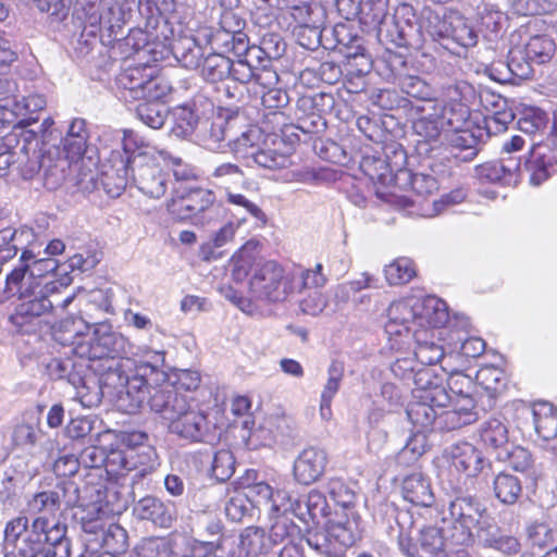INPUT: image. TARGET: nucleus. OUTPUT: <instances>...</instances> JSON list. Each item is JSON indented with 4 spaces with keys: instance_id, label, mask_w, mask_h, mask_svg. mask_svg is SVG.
I'll return each mask as SVG.
<instances>
[{
    "instance_id": "obj_1",
    "label": "nucleus",
    "mask_w": 557,
    "mask_h": 557,
    "mask_svg": "<svg viewBox=\"0 0 557 557\" xmlns=\"http://www.w3.org/2000/svg\"><path fill=\"white\" fill-rule=\"evenodd\" d=\"M92 334L78 330H66L60 341L67 345L73 355L88 361L86 368L98 375V380L72 373L74 363L70 360H53L49 368L59 379H67L76 388V395L84 406L91 407L100 403L104 388L125 387L127 379L120 363V356L125 352L127 339L112 330L108 324L92 322Z\"/></svg>"
},
{
    "instance_id": "obj_2",
    "label": "nucleus",
    "mask_w": 557,
    "mask_h": 557,
    "mask_svg": "<svg viewBox=\"0 0 557 557\" xmlns=\"http://www.w3.org/2000/svg\"><path fill=\"white\" fill-rule=\"evenodd\" d=\"M448 320L446 304L435 297H407L394 301L386 310L385 333L393 346H401L411 339L414 330L441 327Z\"/></svg>"
},
{
    "instance_id": "obj_3",
    "label": "nucleus",
    "mask_w": 557,
    "mask_h": 557,
    "mask_svg": "<svg viewBox=\"0 0 557 557\" xmlns=\"http://www.w3.org/2000/svg\"><path fill=\"white\" fill-rule=\"evenodd\" d=\"M448 102H425V107H418L421 116L413 123L416 133L429 140H435L442 132L458 133L454 139L457 146L471 149L475 143L474 137L465 129L469 109L458 98L460 96L457 86L446 88Z\"/></svg>"
},
{
    "instance_id": "obj_4",
    "label": "nucleus",
    "mask_w": 557,
    "mask_h": 557,
    "mask_svg": "<svg viewBox=\"0 0 557 557\" xmlns=\"http://www.w3.org/2000/svg\"><path fill=\"white\" fill-rule=\"evenodd\" d=\"M188 398L181 394L172 383L162 382L151 385L148 379L135 375L119 392L116 406L126 413H136L145 404L158 414L168 426L185 409Z\"/></svg>"
},
{
    "instance_id": "obj_5",
    "label": "nucleus",
    "mask_w": 557,
    "mask_h": 557,
    "mask_svg": "<svg viewBox=\"0 0 557 557\" xmlns=\"http://www.w3.org/2000/svg\"><path fill=\"white\" fill-rule=\"evenodd\" d=\"M54 288V285H35L26 282L25 269H13L7 275L4 293L8 297L17 296L21 302L11 315V321L22 325L28 318L51 312L57 306L58 293Z\"/></svg>"
},
{
    "instance_id": "obj_6",
    "label": "nucleus",
    "mask_w": 557,
    "mask_h": 557,
    "mask_svg": "<svg viewBox=\"0 0 557 557\" xmlns=\"http://www.w3.org/2000/svg\"><path fill=\"white\" fill-rule=\"evenodd\" d=\"M416 388L406 413L411 423L428 430L438 423L440 410L450 404L451 399L445 386L432 381V371L422 369L414 374Z\"/></svg>"
},
{
    "instance_id": "obj_7",
    "label": "nucleus",
    "mask_w": 557,
    "mask_h": 557,
    "mask_svg": "<svg viewBox=\"0 0 557 557\" xmlns=\"http://www.w3.org/2000/svg\"><path fill=\"white\" fill-rule=\"evenodd\" d=\"M442 522L451 525L450 540L457 545H468L473 541V531L481 536L486 528H492L491 517L483 505L472 497H456L441 511Z\"/></svg>"
},
{
    "instance_id": "obj_8",
    "label": "nucleus",
    "mask_w": 557,
    "mask_h": 557,
    "mask_svg": "<svg viewBox=\"0 0 557 557\" xmlns=\"http://www.w3.org/2000/svg\"><path fill=\"white\" fill-rule=\"evenodd\" d=\"M160 158H169V152L150 147L144 141V148L137 150L133 159L132 181L146 196L160 199L171 183Z\"/></svg>"
},
{
    "instance_id": "obj_9",
    "label": "nucleus",
    "mask_w": 557,
    "mask_h": 557,
    "mask_svg": "<svg viewBox=\"0 0 557 557\" xmlns=\"http://www.w3.org/2000/svg\"><path fill=\"white\" fill-rule=\"evenodd\" d=\"M294 276L274 260L257 263L249 278L248 293L251 299L268 302L285 300L293 292Z\"/></svg>"
},
{
    "instance_id": "obj_10",
    "label": "nucleus",
    "mask_w": 557,
    "mask_h": 557,
    "mask_svg": "<svg viewBox=\"0 0 557 557\" xmlns=\"http://www.w3.org/2000/svg\"><path fill=\"white\" fill-rule=\"evenodd\" d=\"M144 148V138L132 129H124L122 151L113 150L109 169L102 172V184L112 197L120 196L132 178V166L137 150Z\"/></svg>"
},
{
    "instance_id": "obj_11",
    "label": "nucleus",
    "mask_w": 557,
    "mask_h": 557,
    "mask_svg": "<svg viewBox=\"0 0 557 557\" xmlns=\"http://www.w3.org/2000/svg\"><path fill=\"white\" fill-rule=\"evenodd\" d=\"M78 488L74 482L66 481L57 484L53 488L35 494L28 502V509L33 513L53 517L59 510L72 508L78 504Z\"/></svg>"
},
{
    "instance_id": "obj_12",
    "label": "nucleus",
    "mask_w": 557,
    "mask_h": 557,
    "mask_svg": "<svg viewBox=\"0 0 557 557\" xmlns=\"http://www.w3.org/2000/svg\"><path fill=\"white\" fill-rule=\"evenodd\" d=\"M385 159L364 158L361 168L372 180L383 185H396V175L405 170L406 152L400 145H389L384 150Z\"/></svg>"
},
{
    "instance_id": "obj_13",
    "label": "nucleus",
    "mask_w": 557,
    "mask_h": 557,
    "mask_svg": "<svg viewBox=\"0 0 557 557\" xmlns=\"http://www.w3.org/2000/svg\"><path fill=\"white\" fill-rule=\"evenodd\" d=\"M218 211L214 195L208 189H193L180 202L181 218L189 219L196 225L209 224L218 216Z\"/></svg>"
},
{
    "instance_id": "obj_14",
    "label": "nucleus",
    "mask_w": 557,
    "mask_h": 557,
    "mask_svg": "<svg viewBox=\"0 0 557 557\" xmlns=\"http://www.w3.org/2000/svg\"><path fill=\"white\" fill-rule=\"evenodd\" d=\"M40 136L34 129H21L15 164L24 180L34 178L42 169L47 153L40 149Z\"/></svg>"
},
{
    "instance_id": "obj_15",
    "label": "nucleus",
    "mask_w": 557,
    "mask_h": 557,
    "mask_svg": "<svg viewBox=\"0 0 557 557\" xmlns=\"http://www.w3.org/2000/svg\"><path fill=\"white\" fill-rule=\"evenodd\" d=\"M521 162L513 156L487 161L474 169L475 177L482 183L516 185L520 177Z\"/></svg>"
},
{
    "instance_id": "obj_16",
    "label": "nucleus",
    "mask_w": 557,
    "mask_h": 557,
    "mask_svg": "<svg viewBox=\"0 0 557 557\" xmlns=\"http://www.w3.org/2000/svg\"><path fill=\"white\" fill-rule=\"evenodd\" d=\"M447 458L451 469L466 478L476 476L486 466L482 451L468 442L451 445L447 449Z\"/></svg>"
},
{
    "instance_id": "obj_17",
    "label": "nucleus",
    "mask_w": 557,
    "mask_h": 557,
    "mask_svg": "<svg viewBox=\"0 0 557 557\" xmlns=\"http://www.w3.org/2000/svg\"><path fill=\"white\" fill-rule=\"evenodd\" d=\"M168 430L182 438L199 442L208 431L207 416L193 408L188 400L183 412L169 423Z\"/></svg>"
},
{
    "instance_id": "obj_18",
    "label": "nucleus",
    "mask_w": 557,
    "mask_h": 557,
    "mask_svg": "<svg viewBox=\"0 0 557 557\" xmlns=\"http://www.w3.org/2000/svg\"><path fill=\"white\" fill-rule=\"evenodd\" d=\"M326 465L325 450L318 447L305 448L294 461V476L300 484H311L322 476Z\"/></svg>"
},
{
    "instance_id": "obj_19",
    "label": "nucleus",
    "mask_w": 557,
    "mask_h": 557,
    "mask_svg": "<svg viewBox=\"0 0 557 557\" xmlns=\"http://www.w3.org/2000/svg\"><path fill=\"white\" fill-rule=\"evenodd\" d=\"M234 81L242 84H249L256 87L274 86L278 76L268 65H253L248 58H240L236 62H232L231 75Z\"/></svg>"
},
{
    "instance_id": "obj_20",
    "label": "nucleus",
    "mask_w": 557,
    "mask_h": 557,
    "mask_svg": "<svg viewBox=\"0 0 557 557\" xmlns=\"http://www.w3.org/2000/svg\"><path fill=\"white\" fill-rule=\"evenodd\" d=\"M459 14L454 10H445L443 13L425 10L420 28L435 41H450Z\"/></svg>"
},
{
    "instance_id": "obj_21",
    "label": "nucleus",
    "mask_w": 557,
    "mask_h": 557,
    "mask_svg": "<svg viewBox=\"0 0 557 557\" xmlns=\"http://www.w3.org/2000/svg\"><path fill=\"white\" fill-rule=\"evenodd\" d=\"M63 152L70 162L84 161L90 152L89 132L84 119H73L69 125L65 137L62 139Z\"/></svg>"
},
{
    "instance_id": "obj_22",
    "label": "nucleus",
    "mask_w": 557,
    "mask_h": 557,
    "mask_svg": "<svg viewBox=\"0 0 557 557\" xmlns=\"http://www.w3.org/2000/svg\"><path fill=\"white\" fill-rule=\"evenodd\" d=\"M272 550L271 540L264 529L248 527L242 531L233 557H265Z\"/></svg>"
},
{
    "instance_id": "obj_23",
    "label": "nucleus",
    "mask_w": 557,
    "mask_h": 557,
    "mask_svg": "<svg viewBox=\"0 0 557 557\" xmlns=\"http://www.w3.org/2000/svg\"><path fill=\"white\" fill-rule=\"evenodd\" d=\"M474 408L475 403L472 397L457 398L450 409L444 410L443 408L440 410V428L453 431L475 422L478 413Z\"/></svg>"
},
{
    "instance_id": "obj_24",
    "label": "nucleus",
    "mask_w": 557,
    "mask_h": 557,
    "mask_svg": "<svg viewBox=\"0 0 557 557\" xmlns=\"http://www.w3.org/2000/svg\"><path fill=\"white\" fill-rule=\"evenodd\" d=\"M482 445L497 457L502 449L510 446L509 430L506 421L500 418H490L479 429Z\"/></svg>"
},
{
    "instance_id": "obj_25",
    "label": "nucleus",
    "mask_w": 557,
    "mask_h": 557,
    "mask_svg": "<svg viewBox=\"0 0 557 557\" xmlns=\"http://www.w3.org/2000/svg\"><path fill=\"white\" fill-rule=\"evenodd\" d=\"M435 327L425 326L414 330L411 338L414 341V356L424 366L437 363L444 357L443 347L435 342Z\"/></svg>"
},
{
    "instance_id": "obj_26",
    "label": "nucleus",
    "mask_w": 557,
    "mask_h": 557,
    "mask_svg": "<svg viewBox=\"0 0 557 557\" xmlns=\"http://www.w3.org/2000/svg\"><path fill=\"white\" fill-rule=\"evenodd\" d=\"M134 511L139 519L150 520L162 528L171 527L173 520L172 506L152 496L141 498L135 505Z\"/></svg>"
},
{
    "instance_id": "obj_27",
    "label": "nucleus",
    "mask_w": 557,
    "mask_h": 557,
    "mask_svg": "<svg viewBox=\"0 0 557 557\" xmlns=\"http://www.w3.org/2000/svg\"><path fill=\"white\" fill-rule=\"evenodd\" d=\"M416 23V14L412 5L401 3L395 10L393 16L394 30H388L391 40L397 47H405L409 45L411 33L413 32Z\"/></svg>"
},
{
    "instance_id": "obj_28",
    "label": "nucleus",
    "mask_w": 557,
    "mask_h": 557,
    "mask_svg": "<svg viewBox=\"0 0 557 557\" xmlns=\"http://www.w3.org/2000/svg\"><path fill=\"white\" fill-rule=\"evenodd\" d=\"M403 495L417 506L429 507L434 502L430 482L421 473H412L404 479Z\"/></svg>"
},
{
    "instance_id": "obj_29",
    "label": "nucleus",
    "mask_w": 557,
    "mask_h": 557,
    "mask_svg": "<svg viewBox=\"0 0 557 557\" xmlns=\"http://www.w3.org/2000/svg\"><path fill=\"white\" fill-rule=\"evenodd\" d=\"M534 429L544 441L554 440L557 435V410L546 401H539L532 408Z\"/></svg>"
},
{
    "instance_id": "obj_30",
    "label": "nucleus",
    "mask_w": 557,
    "mask_h": 557,
    "mask_svg": "<svg viewBox=\"0 0 557 557\" xmlns=\"http://www.w3.org/2000/svg\"><path fill=\"white\" fill-rule=\"evenodd\" d=\"M57 268V260L52 258L36 259L32 251L23 250L20 264L15 269H25L26 282L42 285L41 277L48 273L54 272Z\"/></svg>"
},
{
    "instance_id": "obj_31",
    "label": "nucleus",
    "mask_w": 557,
    "mask_h": 557,
    "mask_svg": "<svg viewBox=\"0 0 557 557\" xmlns=\"http://www.w3.org/2000/svg\"><path fill=\"white\" fill-rule=\"evenodd\" d=\"M208 42L213 49L220 50L219 53L233 52L242 57L247 50L248 37L246 34L234 35L230 30L216 28L208 35Z\"/></svg>"
},
{
    "instance_id": "obj_32",
    "label": "nucleus",
    "mask_w": 557,
    "mask_h": 557,
    "mask_svg": "<svg viewBox=\"0 0 557 557\" xmlns=\"http://www.w3.org/2000/svg\"><path fill=\"white\" fill-rule=\"evenodd\" d=\"M447 537L437 527H426L420 532L417 557H445V543Z\"/></svg>"
},
{
    "instance_id": "obj_33",
    "label": "nucleus",
    "mask_w": 557,
    "mask_h": 557,
    "mask_svg": "<svg viewBox=\"0 0 557 557\" xmlns=\"http://www.w3.org/2000/svg\"><path fill=\"white\" fill-rule=\"evenodd\" d=\"M46 520V528L44 531L45 545L53 548V556L60 557L70 556V541L66 537V525L59 521L50 520L46 516H39Z\"/></svg>"
},
{
    "instance_id": "obj_34",
    "label": "nucleus",
    "mask_w": 557,
    "mask_h": 557,
    "mask_svg": "<svg viewBox=\"0 0 557 557\" xmlns=\"http://www.w3.org/2000/svg\"><path fill=\"white\" fill-rule=\"evenodd\" d=\"M70 163L71 162L66 158H59L54 160L51 151L47 152V157L44 158V165L41 169L42 182L47 189L54 190L63 185L69 175L67 170L70 168Z\"/></svg>"
},
{
    "instance_id": "obj_35",
    "label": "nucleus",
    "mask_w": 557,
    "mask_h": 557,
    "mask_svg": "<svg viewBox=\"0 0 557 557\" xmlns=\"http://www.w3.org/2000/svg\"><path fill=\"white\" fill-rule=\"evenodd\" d=\"M396 185L400 188H411L417 195L426 196L437 190L436 178L425 173H411L405 169L396 175Z\"/></svg>"
},
{
    "instance_id": "obj_36",
    "label": "nucleus",
    "mask_w": 557,
    "mask_h": 557,
    "mask_svg": "<svg viewBox=\"0 0 557 557\" xmlns=\"http://www.w3.org/2000/svg\"><path fill=\"white\" fill-rule=\"evenodd\" d=\"M151 69L129 67L117 76V84L125 90L124 98L140 100L144 97L143 88Z\"/></svg>"
},
{
    "instance_id": "obj_37",
    "label": "nucleus",
    "mask_w": 557,
    "mask_h": 557,
    "mask_svg": "<svg viewBox=\"0 0 557 557\" xmlns=\"http://www.w3.org/2000/svg\"><path fill=\"white\" fill-rule=\"evenodd\" d=\"M493 490L496 498L505 505L516 504L522 494L520 480L506 472H500L495 476Z\"/></svg>"
},
{
    "instance_id": "obj_38",
    "label": "nucleus",
    "mask_w": 557,
    "mask_h": 557,
    "mask_svg": "<svg viewBox=\"0 0 557 557\" xmlns=\"http://www.w3.org/2000/svg\"><path fill=\"white\" fill-rule=\"evenodd\" d=\"M264 509L270 517H287L286 515L292 512L300 520H306L301 502L292 500L288 493L283 490L273 493Z\"/></svg>"
},
{
    "instance_id": "obj_39",
    "label": "nucleus",
    "mask_w": 557,
    "mask_h": 557,
    "mask_svg": "<svg viewBox=\"0 0 557 557\" xmlns=\"http://www.w3.org/2000/svg\"><path fill=\"white\" fill-rule=\"evenodd\" d=\"M232 61L222 53H209L201 64V76L211 83L222 82L231 75Z\"/></svg>"
},
{
    "instance_id": "obj_40",
    "label": "nucleus",
    "mask_w": 557,
    "mask_h": 557,
    "mask_svg": "<svg viewBox=\"0 0 557 557\" xmlns=\"http://www.w3.org/2000/svg\"><path fill=\"white\" fill-rule=\"evenodd\" d=\"M34 237L32 230L21 228L14 230L5 227L0 231V253L2 259H9L16 255L20 249L24 248L25 243Z\"/></svg>"
},
{
    "instance_id": "obj_41",
    "label": "nucleus",
    "mask_w": 557,
    "mask_h": 557,
    "mask_svg": "<svg viewBox=\"0 0 557 557\" xmlns=\"http://www.w3.org/2000/svg\"><path fill=\"white\" fill-rule=\"evenodd\" d=\"M326 530L329 531V536H331L337 545L341 555H343L348 547L354 545L359 537L358 527L356 522L350 520H346L345 522L330 521Z\"/></svg>"
},
{
    "instance_id": "obj_42",
    "label": "nucleus",
    "mask_w": 557,
    "mask_h": 557,
    "mask_svg": "<svg viewBox=\"0 0 557 557\" xmlns=\"http://www.w3.org/2000/svg\"><path fill=\"white\" fill-rule=\"evenodd\" d=\"M173 51L181 65L188 70L199 69L205 59L201 47L193 38L180 40Z\"/></svg>"
},
{
    "instance_id": "obj_43",
    "label": "nucleus",
    "mask_w": 557,
    "mask_h": 557,
    "mask_svg": "<svg viewBox=\"0 0 557 557\" xmlns=\"http://www.w3.org/2000/svg\"><path fill=\"white\" fill-rule=\"evenodd\" d=\"M525 55L537 64L548 62L554 55L556 46L547 35H535L529 38L524 47Z\"/></svg>"
},
{
    "instance_id": "obj_44",
    "label": "nucleus",
    "mask_w": 557,
    "mask_h": 557,
    "mask_svg": "<svg viewBox=\"0 0 557 557\" xmlns=\"http://www.w3.org/2000/svg\"><path fill=\"white\" fill-rule=\"evenodd\" d=\"M45 528L46 520L44 518L37 517L34 519L29 529L15 548L21 557L47 548L44 541Z\"/></svg>"
},
{
    "instance_id": "obj_45",
    "label": "nucleus",
    "mask_w": 557,
    "mask_h": 557,
    "mask_svg": "<svg viewBox=\"0 0 557 557\" xmlns=\"http://www.w3.org/2000/svg\"><path fill=\"white\" fill-rule=\"evenodd\" d=\"M531 60L525 55L524 49L521 47H513L508 53V60L505 65L508 72V76L504 78H497L498 81H509L510 76L519 79H527L532 76L533 70L531 66Z\"/></svg>"
},
{
    "instance_id": "obj_46",
    "label": "nucleus",
    "mask_w": 557,
    "mask_h": 557,
    "mask_svg": "<svg viewBox=\"0 0 557 557\" xmlns=\"http://www.w3.org/2000/svg\"><path fill=\"white\" fill-rule=\"evenodd\" d=\"M401 90L409 97L420 101L414 106V110L420 113L418 107H425V102H435L433 88L418 76H406L400 83Z\"/></svg>"
},
{
    "instance_id": "obj_47",
    "label": "nucleus",
    "mask_w": 557,
    "mask_h": 557,
    "mask_svg": "<svg viewBox=\"0 0 557 557\" xmlns=\"http://www.w3.org/2000/svg\"><path fill=\"white\" fill-rule=\"evenodd\" d=\"M384 274L389 285H403L412 280L416 269L411 259L403 257L387 264Z\"/></svg>"
},
{
    "instance_id": "obj_48",
    "label": "nucleus",
    "mask_w": 557,
    "mask_h": 557,
    "mask_svg": "<svg viewBox=\"0 0 557 557\" xmlns=\"http://www.w3.org/2000/svg\"><path fill=\"white\" fill-rule=\"evenodd\" d=\"M21 131L7 134L0 139V178L5 177L18 152Z\"/></svg>"
},
{
    "instance_id": "obj_49",
    "label": "nucleus",
    "mask_w": 557,
    "mask_h": 557,
    "mask_svg": "<svg viewBox=\"0 0 557 557\" xmlns=\"http://www.w3.org/2000/svg\"><path fill=\"white\" fill-rule=\"evenodd\" d=\"M301 504L306 518V520H304L305 522L311 520L312 522L319 523L320 519L325 518L330 513V506L326 497L320 491H310L305 502H301Z\"/></svg>"
},
{
    "instance_id": "obj_50",
    "label": "nucleus",
    "mask_w": 557,
    "mask_h": 557,
    "mask_svg": "<svg viewBox=\"0 0 557 557\" xmlns=\"http://www.w3.org/2000/svg\"><path fill=\"white\" fill-rule=\"evenodd\" d=\"M528 539L533 546L541 549L553 547L557 544V528L547 522L534 521L528 527Z\"/></svg>"
},
{
    "instance_id": "obj_51",
    "label": "nucleus",
    "mask_w": 557,
    "mask_h": 557,
    "mask_svg": "<svg viewBox=\"0 0 557 557\" xmlns=\"http://www.w3.org/2000/svg\"><path fill=\"white\" fill-rule=\"evenodd\" d=\"M498 460L507 462L513 470L519 472L528 471L532 463V455L530 451L521 446L510 444L506 449L496 457Z\"/></svg>"
},
{
    "instance_id": "obj_52",
    "label": "nucleus",
    "mask_w": 557,
    "mask_h": 557,
    "mask_svg": "<svg viewBox=\"0 0 557 557\" xmlns=\"http://www.w3.org/2000/svg\"><path fill=\"white\" fill-rule=\"evenodd\" d=\"M198 124V116L186 107H177L173 111L172 133L176 137H187L193 134Z\"/></svg>"
},
{
    "instance_id": "obj_53",
    "label": "nucleus",
    "mask_w": 557,
    "mask_h": 557,
    "mask_svg": "<svg viewBox=\"0 0 557 557\" xmlns=\"http://www.w3.org/2000/svg\"><path fill=\"white\" fill-rule=\"evenodd\" d=\"M480 537L483 539L486 546L506 555H513L520 550L518 539L500 532H492L491 528H486L485 532H483Z\"/></svg>"
},
{
    "instance_id": "obj_54",
    "label": "nucleus",
    "mask_w": 557,
    "mask_h": 557,
    "mask_svg": "<svg viewBox=\"0 0 557 557\" xmlns=\"http://www.w3.org/2000/svg\"><path fill=\"white\" fill-rule=\"evenodd\" d=\"M211 475L219 482L228 480L235 471V457L228 449L218 450L211 460Z\"/></svg>"
},
{
    "instance_id": "obj_55",
    "label": "nucleus",
    "mask_w": 557,
    "mask_h": 557,
    "mask_svg": "<svg viewBox=\"0 0 557 557\" xmlns=\"http://www.w3.org/2000/svg\"><path fill=\"white\" fill-rule=\"evenodd\" d=\"M135 451L133 449H111L106 451V470L110 474L120 475L123 471H131L134 468L132 460Z\"/></svg>"
},
{
    "instance_id": "obj_56",
    "label": "nucleus",
    "mask_w": 557,
    "mask_h": 557,
    "mask_svg": "<svg viewBox=\"0 0 557 557\" xmlns=\"http://www.w3.org/2000/svg\"><path fill=\"white\" fill-rule=\"evenodd\" d=\"M250 160L264 169H283L290 164L289 157L271 148H256Z\"/></svg>"
},
{
    "instance_id": "obj_57",
    "label": "nucleus",
    "mask_w": 557,
    "mask_h": 557,
    "mask_svg": "<svg viewBox=\"0 0 557 557\" xmlns=\"http://www.w3.org/2000/svg\"><path fill=\"white\" fill-rule=\"evenodd\" d=\"M137 116L147 126L159 129L164 125L166 110L163 106L152 102L140 103L137 109Z\"/></svg>"
},
{
    "instance_id": "obj_58",
    "label": "nucleus",
    "mask_w": 557,
    "mask_h": 557,
    "mask_svg": "<svg viewBox=\"0 0 557 557\" xmlns=\"http://www.w3.org/2000/svg\"><path fill=\"white\" fill-rule=\"evenodd\" d=\"M308 545L317 552V554L325 557H341V553L333 539L329 536V531L309 532L307 535Z\"/></svg>"
},
{
    "instance_id": "obj_59",
    "label": "nucleus",
    "mask_w": 557,
    "mask_h": 557,
    "mask_svg": "<svg viewBox=\"0 0 557 557\" xmlns=\"http://www.w3.org/2000/svg\"><path fill=\"white\" fill-rule=\"evenodd\" d=\"M525 168L530 173V183L533 186L541 185L556 171V166L550 159H546L542 154L535 156L533 160L525 164Z\"/></svg>"
},
{
    "instance_id": "obj_60",
    "label": "nucleus",
    "mask_w": 557,
    "mask_h": 557,
    "mask_svg": "<svg viewBox=\"0 0 557 557\" xmlns=\"http://www.w3.org/2000/svg\"><path fill=\"white\" fill-rule=\"evenodd\" d=\"M172 545L165 537H150L137 547V557H171Z\"/></svg>"
},
{
    "instance_id": "obj_61",
    "label": "nucleus",
    "mask_w": 557,
    "mask_h": 557,
    "mask_svg": "<svg viewBox=\"0 0 557 557\" xmlns=\"http://www.w3.org/2000/svg\"><path fill=\"white\" fill-rule=\"evenodd\" d=\"M170 91L171 86L169 85V83L163 77L153 76L151 70L146 78L143 88L144 97L141 99L154 103V101L161 100L162 98L166 97Z\"/></svg>"
},
{
    "instance_id": "obj_62",
    "label": "nucleus",
    "mask_w": 557,
    "mask_h": 557,
    "mask_svg": "<svg viewBox=\"0 0 557 557\" xmlns=\"http://www.w3.org/2000/svg\"><path fill=\"white\" fill-rule=\"evenodd\" d=\"M547 114L539 109L527 110L518 121L519 129L527 134H536L546 128Z\"/></svg>"
},
{
    "instance_id": "obj_63",
    "label": "nucleus",
    "mask_w": 557,
    "mask_h": 557,
    "mask_svg": "<svg viewBox=\"0 0 557 557\" xmlns=\"http://www.w3.org/2000/svg\"><path fill=\"white\" fill-rule=\"evenodd\" d=\"M210 176L218 185L238 184L244 180V172L237 164L225 162L216 165Z\"/></svg>"
},
{
    "instance_id": "obj_64",
    "label": "nucleus",
    "mask_w": 557,
    "mask_h": 557,
    "mask_svg": "<svg viewBox=\"0 0 557 557\" xmlns=\"http://www.w3.org/2000/svg\"><path fill=\"white\" fill-rule=\"evenodd\" d=\"M455 25L451 42L463 48L474 47L478 44V34L463 15L459 14V18L456 20Z\"/></svg>"
}]
</instances>
